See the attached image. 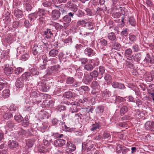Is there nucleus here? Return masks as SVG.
<instances>
[{
    "label": "nucleus",
    "instance_id": "obj_1",
    "mask_svg": "<svg viewBox=\"0 0 154 154\" xmlns=\"http://www.w3.org/2000/svg\"><path fill=\"white\" fill-rule=\"evenodd\" d=\"M42 46L40 45L34 46L32 48L33 54L35 55L40 54L43 51Z\"/></svg>",
    "mask_w": 154,
    "mask_h": 154
},
{
    "label": "nucleus",
    "instance_id": "obj_2",
    "mask_svg": "<svg viewBox=\"0 0 154 154\" xmlns=\"http://www.w3.org/2000/svg\"><path fill=\"white\" fill-rule=\"evenodd\" d=\"M75 149V146L74 144L69 142L67 143L66 148V151L67 153H71L74 151Z\"/></svg>",
    "mask_w": 154,
    "mask_h": 154
},
{
    "label": "nucleus",
    "instance_id": "obj_3",
    "mask_svg": "<svg viewBox=\"0 0 154 154\" xmlns=\"http://www.w3.org/2000/svg\"><path fill=\"white\" fill-rule=\"evenodd\" d=\"M59 68V65H55L52 66L49 69L48 72L47 73V74L51 75H54V74L57 72L58 69Z\"/></svg>",
    "mask_w": 154,
    "mask_h": 154
},
{
    "label": "nucleus",
    "instance_id": "obj_4",
    "mask_svg": "<svg viewBox=\"0 0 154 154\" xmlns=\"http://www.w3.org/2000/svg\"><path fill=\"white\" fill-rule=\"evenodd\" d=\"M74 14L72 12H69L68 14L65 16L63 18V21L66 23H70L71 20V18H73Z\"/></svg>",
    "mask_w": 154,
    "mask_h": 154
},
{
    "label": "nucleus",
    "instance_id": "obj_5",
    "mask_svg": "<svg viewBox=\"0 0 154 154\" xmlns=\"http://www.w3.org/2000/svg\"><path fill=\"white\" fill-rule=\"evenodd\" d=\"M38 85L40 86V88L43 92L47 91L49 88L45 81H42L41 82L39 83Z\"/></svg>",
    "mask_w": 154,
    "mask_h": 154
},
{
    "label": "nucleus",
    "instance_id": "obj_6",
    "mask_svg": "<svg viewBox=\"0 0 154 154\" xmlns=\"http://www.w3.org/2000/svg\"><path fill=\"white\" fill-rule=\"evenodd\" d=\"M94 145L91 142H89L86 144L82 145V150H85L86 149L87 151L88 152L91 150L93 148Z\"/></svg>",
    "mask_w": 154,
    "mask_h": 154
},
{
    "label": "nucleus",
    "instance_id": "obj_7",
    "mask_svg": "<svg viewBox=\"0 0 154 154\" xmlns=\"http://www.w3.org/2000/svg\"><path fill=\"white\" fill-rule=\"evenodd\" d=\"M23 80L21 78H19L16 80L15 83V85L18 88H22L24 86Z\"/></svg>",
    "mask_w": 154,
    "mask_h": 154
},
{
    "label": "nucleus",
    "instance_id": "obj_8",
    "mask_svg": "<svg viewBox=\"0 0 154 154\" xmlns=\"http://www.w3.org/2000/svg\"><path fill=\"white\" fill-rule=\"evenodd\" d=\"M85 54L88 56L91 57L96 55L95 52L90 48H87L85 50Z\"/></svg>",
    "mask_w": 154,
    "mask_h": 154
},
{
    "label": "nucleus",
    "instance_id": "obj_9",
    "mask_svg": "<svg viewBox=\"0 0 154 154\" xmlns=\"http://www.w3.org/2000/svg\"><path fill=\"white\" fill-rule=\"evenodd\" d=\"M60 15V12L58 11L57 10H53L52 12V18L54 20H57L59 18Z\"/></svg>",
    "mask_w": 154,
    "mask_h": 154
},
{
    "label": "nucleus",
    "instance_id": "obj_10",
    "mask_svg": "<svg viewBox=\"0 0 154 154\" xmlns=\"http://www.w3.org/2000/svg\"><path fill=\"white\" fill-rule=\"evenodd\" d=\"M18 143L13 140H10L8 143V146L11 149H14L18 146Z\"/></svg>",
    "mask_w": 154,
    "mask_h": 154
},
{
    "label": "nucleus",
    "instance_id": "obj_11",
    "mask_svg": "<svg viewBox=\"0 0 154 154\" xmlns=\"http://www.w3.org/2000/svg\"><path fill=\"white\" fill-rule=\"evenodd\" d=\"M72 106L70 110L72 112H75L78 111V109L77 108L76 106H80L79 103L78 102H74L71 103Z\"/></svg>",
    "mask_w": 154,
    "mask_h": 154
},
{
    "label": "nucleus",
    "instance_id": "obj_12",
    "mask_svg": "<svg viewBox=\"0 0 154 154\" xmlns=\"http://www.w3.org/2000/svg\"><path fill=\"white\" fill-rule=\"evenodd\" d=\"M112 87L114 88H118L119 89H123L125 88V85L121 83L114 82L112 84Z\"/></svg>",
    "mask_w": 154,
    "mask_h": 154
},
{
    "label": "nucleus",
    "instance_id": "obj_13",
    "mask_svg": "<svg viewBox=\"0 0 154 154\" xmlns=\"http://www.w3.org/2000/svg\"><path fill=\"white\" fill-rule=\"evenodd\" d=\"M145 60L147 62L154 63V56L152 54L148 53L146 54V57L145 58Z\"/></svg>",
    "mask_w": 154,
    "mask_h": 154
},
{
    "label": "nucleus",
    "instance_id": "obj_14",
    "mask_svg": "<svg viewBox=\"0 0 154 154\" xmlns=\"http://www.w3.org/2000/svg\"><path fill=\"white\" fill-rule=\"evenodd\" d=\"M65 143V140L62 139H58L54 142V144L55 145L59 146H63Z\"/></svg>",
    "mask_w": 154,
    "mask_h": 154
},
{
    "label": "nucleus",
    "instance_id": "obj_15",
    "mask_svg": "<svg viewBox=\"0 0 154 154\" xmlns=\"http://www.w3.org/2000/svg\"><path fill=\"white\" fill-rule=\"evenodd\" d=\"M132 53L131 49L129 48L125 51V55L127 57L128 59L129 60H132L133 57L131 56V55Z\"/></svg>",
    "mask_w": 154,
    "mask_h": 154
},
{
    "label": "nucleus",
    "instance_id": "obj_16",
    "mask_svg": "<svg viewBox=\"0 0 154 154\" xmlns=\"http://www.w3.org/2000/svg\"><path fill=\"white\" fill-rule=\"evenodd\" d=\"M63 96L64 97H66L68 99H74L75 97L74 94L70 91L64 93L63 94Z\"/></svg>",
    "mask_w": 154,
    "mask_h": 154
},
{
    "label": "nucleus",
    "instance_id": "obj_17",
    "mask_svg": "<svg viewBox=\"0 0 154 154\" xmlns=\"http://www.w3.org/2000/svg\"><path fill=\"white\" fill-rule=\"evenodd\" d=\"M53 34L50 29H48L46 31L44 32V37L47 38H51V35Z\"/></svg>",
    "mask_w": 154,
    "mask_h": 154
},
{
    "label": "nucleus",
    "instance_id": "obj_18",
    "mask_svg": "<svg viewBox=\"0 0 154 154\" xmlns=\"http://www.w3.org/2000/svg\"><path fill=\"white\" fill-rule=\"evenodd\" d=\"M110 45L112 49L117 50L121 47V45L118 42H112L110 43Z\"/></svg>",
    "mask_w": 154,
    "mask_h": 154
},
{
    "label": "nucleus",
    "instance_id": "obj_19",
    "mask_svg": "<svg viewBox=\"0 0 154 154\" xmlns=\"http://www.w3.org/2000/svg\"><path fill=\"white\" fill-rule=\"evenodd\" d=\"M4 71L6 75H9L13 72V69L11 67H6L4 69Z\"/></svg>",
    "mask_w": 154,
    "mask_h": 154
},
{
    "label": "nucleus",
    "instance_id": "obj_20",
    "mask_svg": "<svg viewBox=\"0 0 154 154\" xmlns=\"http://www.w3.org/2000/svg\"><path fill=\"white\" fill-rule=\"evenodd\" d=\"M93 80V78L90 75H86L85 77V79L84 80V82L86 84H90V82Z\"/></svg>",
    "mask_w": 154,
    "mask_h": 154
},
{
    "label": "nucleus",
    "instance_id": "obj_21",
    "mask_svg": "<svg viewBox=\"0 0 154 154\" xmlns=\"http://www.w3.org/2000/svg\"><path fill=\"white\" fill-rule=\"evenodd\" d=\"M46 14L45 11L43 9H39V10L37 12V15L38 17H45V14Z\"/></svg>",
    "mask_w": 154,
    "mask_h": 154
},
{
    "label": "nucleus",
    "instance_id": "obj_22",
    "mask_svg": "<svg viewBox=\"0 0 154 154\" xmlns=\"http://www.w3.org/2000/svg\"><path fill=\"white\" fill-rule=\"evenodd\" d=\"M84 27H86L87 29H91L93 28V24L91 22H86L84 26Z\"/></svg>",
    "mask_w": 154,
    "mask_h": 154
},
{
    "label": "nucleus",
    "instance_id": "obj_23",
    "mask_svg": "<svg viewBox=\"0 0 154 154\" xmlns=\"http://www.w3.org/2000/svg\"><path fill=\"white\" fill-rule=\"evenodd\" d=\"M94 67L90 64H87L84 66V69L87 71H91L93 70Z\"/></svg>",
    "mask_w": 154,
    "mask_h": 154
},
{
    "label": "nucleus",
    "instance_id": "obj_24",
    "mask_svg": "<svg viewBox=\"0 0 154 154\" xmlns=\"http://www.w3.org/2000/svg\"><path fill=\"white\" fill-rule=\"evenodd\" d=\"M30 95L31 97H32L34 98H36L39 97L40 96H42V95H43V94L42 93H39V92H37L36 91H33L31 93Z\"/></svg>",
    "mask_w": 154,
    "mask_h": 154
},
{
    "label": "nucleus",
    "instance_id": "obj_25",
    "mask_svg": "<svg viewBox=\"0 0 154 154\" xmlns=\"http://www.w3.org/2000/svg\"><path fill=\"white\" fill-rule=\"evenodd\" d=\"M59 53L58 51L55 49H53L50 51L49 52V55L50 56L52 57H55L57 56Z\"/></svg>",
    "mask_w": 154,
    "mask_h": 154
},
{
    "label": "nucleus",
    "instance_id": "obj_26",
    "mask_svg": "<svg viewBox=\"0 0 154 154\" xmlns=\"http://www.w3.org/2000/svg\"><path fill=\"white\" fill-rule=\"evenodd\" d=\"M128 110V107L125 106H123L120 109V115L121 116L124 115L125 113Z\"/></svg>",
    "mask_w": 154,
    "mask_h": 154
},
{
    "label": "nucleus",
    "instance_id": "obj_27",
    "mask_svg": "<svg viewBox=\"0 0 154 154\" xmlns=\"http://www.w3.org/2000/svg\"><path fill=\"white\" fill-rule=\"evenodd\" d=\"M14 14L16 17L18 18H21L23 16L22 11L19 10H17L15 11Z\"/></svg>",
    "mask_w": 154,
    "mask_h": 154
},
{
    "label": "nucleus",
    "instance_id": "obj_28",
    "mask_svg": "<svg viewBox=\"0 0 154 154\" xmlns=\"http://www.w3.org/2000/svg\"><path fill=\"white\" fill-rule=\"evenodd\" d=\"M108 38L109 40L114 41L116 39V36L114 33L111 32L108 34Z\"/></svg>",
    "mask_w": 154,
    "mask_h": 154
},
{
    "label": "nucleus",
    "instance_id": "obj_29",
    "mask_svg": "<svg viewBox=\"0 0 154 154\" xmlns=\"http://www.w3.org/2000/svg\"><path fill=\"white\" fill-rule=\"evenodd\" d=\"M99 75V72L96 70H94L90 73V76L92 77L93 78L97 77Z\"/></svg>",
    "mask_w": 154,
    "mask_h": 154
},
{
    "label": "nucleus",
    "instance_id": "obj_30",
    "mask_svg": "<svg viewBox=\"0 0 154 154\" xmlns=\"http://www.w3.org/2000/svg\"><path fill=\"white\" fill-rule=\"evenodd\" d=\"M153 124V122H147L145 125V127L147 130L151 129L152 126Z\"/></svg>",
    "mask_w": 154,
    "mask_h": 154
},
{
    "label": "nucleus",
    "instance_id": "obj_31",
    "mask_svg": "<svg viewBox=\"0 0 154 154\" xmlns=\"http://www.w3.org/2000/svg\"><path fill=\"white\" fill-rule=\"evenodd\" d=\"M133 58L135 60L137 61H140L141 59V55L140 53H138L135 54L134 56L133 57Z\"/></svg>",
    "mask_w": 154,
    "mask_h": 154
},
{
    "label": "nucleus",
    "instance_id": "obj_32",
    "mask_svg": "<svg viewBox=\"0 0 154 154\" xmlns=\"http://www.w3.org/2000/svg\"><path fill=\"white\" fill-rule=\"evenodd\" d=\"M9 95V91L8 89L5 90L2 92V96L4 98L8 97Z\"/></svg>",
    "mask_w": 154,
    "mask_h": 154
},
{
    "label": "nucleus",
    "instance_id": "obj_33",
    "mask_svg": "<svg viewBox=\"0 0 154 154\" xmlns=\"http://www.w3.org/2000/svg\"><path fill=\"white\" fill-rule=\"evenodd\" d=\"M99 74L101 76L100 79L102 78L103 76V75L105 72V69L104 67L103 66H100L99 68Z\"/></svg>",
    "mask_w": 154,
    "mask_h": 154
},
{
    "label": "nucleus",
    "instance_id": "obj_34",
    "mask_svg": "<svg viewBox=\"0 0 154 154\" xmlns=\"http://www.w3.org/2000/svg\"><path fill=\"white\" fill-rule=\"evenodd\" d=\"M99 82V81H93L92 82L91 86L92 88L94 89H95L98 88L99 86V84L98 83Z\"/></svg>",
    "mask_w": 154,
    "mask_h": 154
},
{
    "label": "nucleus",
    "instance_id": "obj_35",
    "mask_svg": "<svg viewBox=\"0 0 154 154\" xmlns=\"http://www.w3.org/2000/svg\"><path fill=\"white\" fill-rule=\"evenodd\" d=\"M92 127L91 129V131H95L97 130V129H99L100 127L99 125L96 123L92 125Z\"/></svg>",
    "mask_w": 154,
    "mask_h": 154
},
{
    "label": "nucleus",
    "instance_id": "obj_36",
    "mask_svg": "<svg viewBox=\"0 0 154 154\" xmlns=\"http://www.w3.org/2000/svg\"><path fill=\"white\" fill-rule=\"evenodd\" d=\"M125 18L123 17H122L121 19L119 20V27H122L124 26L125 23Z\"/></svg>",
    "mask_w": 154,
    "mask_h": 154
},
{
    "label": "nucleus",
    "instance_id": "obj_37",
    "mask_svg": "<svg viewBox=\"0 0 154 154\" xmlns=\"http://www.w3.org/2000/svg\"><path fill=\"white\" fill-rule=\"evenodd\" d=\"M12 116V115L10 112L5 113L3 116V118L5 120H8Z\"/></svg>",
    "mask_w": 154,
    "mask_h": 154
},
{
    "label": "nucleus",
    "instance_id": "obj_38",
    "mask_svg": "<svg viewBox=\"0 0 154 154\" xmlns=\"http://www.w3.org/2000/svg\"><path fill=\"white\" fill-rule=\"evenodd\" d=\"M104 108L102 106H99L96 109V112L99 113L103 112Z\"/></svg>",
    "mask_w": 154,
    "mask_h": 154
},
{
    "label": "nucleus",
    "instance_id": "obj_39",
    "mask_svg": "<svg viewBox=\"0 0 154 154\" xmlns=\"http://www.w3.org/2000/svg\"><path fill=\"white\" fill-rule=\"evenodd\" d=\"M15 124L11 120L8 122L7 126L9 128H12L15 126Z\"/></svg>",
    "mask_w": 154,
    "mask_h": 154
},
{
    "label": "nucleus",
    "instance_id": "obj_40",
    "mask_svg": "<svg viewBox=\"0 0 154 154\" xmlns=\"http://www.w3.org/2000/svg\"><path fill=\"white\" fill-rule=\"evenodd\" d=\"M104 79L106 81H108L109 83L112 82V77L109 74H106L104 77Z\"/></svg>",
    "mask_w": 154,
    "mask_h": 154
},
{
    "label": "nucleus",
    "instance_id": "obj_41",
    "mask_svg": "<svg viewBox=\"0 0 154 154\" xmlns=\"http://www.w3.org/2000/svg\"><path fill=\"white\" fill-rule=\"evenodd\" d=\"M129 22L130 24L133 26H134L136 25V23L134 20V18L132 17H130L129 18Z\"/></svg>",
    "mask_w": 154,
    "mask_h": 154
},
{
    "label": "nucleus",
    "instance_id": "obj_42",
    "mask_svg": "<svg viewBox=\"0 0 154 154\" xmlns=\"http://www.w3.org/2000/svg\"><path fill=\"white\" fill-rule=\"evenodd\" d=\"M86 21L84 20H78L77 23V25L79 26H84L85 23H86Z\"/></svg>",
    "mask_w": 154,
    "mask_h": 154
},
{
    "label": "nucleus",
    "instance_id": "obj_43",
    "mask_svg": "<svg viewBox=\"0 0 154 154\" xmlns=\"http://www.w3.org/2000/svg\"><path fill=\"white\" fill-rule=\"evenodd\" d=\"M34 140L33 139L29 140L27 143V145L28 147L30 148L32 147L34 143Z\"/></svg>",
    "mask_w": 154,
    "mask_h": 154
},
{
    "label": "nucleus",
    "instance_id": "obj_44",
    "mask_svg": "<svg viewBox=\"0 0 154 154\" xmlns=\"http://www.w3.org/2000/svg\"><path fill=\"white\" fill-rule=\"evenodd\" d=\"M123 146L120 145H119L116 147V152L118 154H122V148Z\"/></svg>",
    "mask_w": 154,
    "mask_h": 154
},
{
    "label": "nucleus",
    "instance_id": "obj_45",
    "mask_svg": "<svg viewBox=\"0 0 154 154\" xmlns=\"http://www.w3.org/2000/svg\"><path fill=\"white\" fill-rule=\"evenodd\" d=\"M30 72L33 75H38L39 74L38 72L37 71V69L34 68L31 69L30 70Z\"/></svg>",
    "mask_w": 154,
    "mask_h": 154
},
{
    "label": "nucleus",
    "instance_id": "obj_46",
    "mask_svg": "<svg viewBox=\"0 0 154 154\" xmlns=\"http://www.w3.org/2000/svg\"><path fill=\"white\" fill-rule=\"evenodd\" d=\"M52 4V2L51 1H47L42 3L43 5L46 7H50Z\"/></svg>",
    "mask_w": 154,
    "mask_h": 154
},
{
    "label": "nucleus",
    "instance_id": "obj_47",
    "mask_svg": "<svg viewBox=\"0 0 154 154\" xmlns=\"http://www.w3.org/2000/svg\"><path fill=\"white\" fill-rule=\"evenodd\" d=\"M62 129L65 131H71V129L69 128L66 126L64 124H63L62 122Z\"/></svg>",
    "mask_w": 154,
    "mask_h": 154
},
{
    "label": "nucleus",
    "instance_id": "obj_48",
    "mask_svg": "<svg viewBox=\"0 0 154 154\" xmlns=\"http://www.w3.org/2000/svg\"><path fill=\"white\" fill-rule=\"evenodd\" d=\"M29 18L32 20L34 19H36L38 17L37 15V13H34L33 14H29Z\"/></svg>",
    "mask_w": 154,
    "mask_h": 154
},
{
    "label": "nucleus",
    "instance_id": "obj_49",
    "mask_svg": "<svg viewBox=\"0 0 154 154\" xmlns=\"http://www.w3.org/2000/svg\"><path fill=\"white\" fill-rule=\"evenodd\" d=\"M99 44L102 46H104L107 45V41L104 39L101 38L100 40Z\"/></svg>",
    "mask_w": 154,
    "mask_h": 154
},
{
    "label": "nucleus",
    "instance_id": "obj_50",
    "mask_svg": "<svg viewBox=\"0 0 154 154\" xmlns=\"http://www.w3.org/2000/svg\"><path fill=\"white\" fill-rule=\"evenodd\" d=\"M74 80L73 77H69L66 79V82L67 84H71L74 82Z\"/></svg>",
    "mask_w": 154,
    "mask_h": 154
},
{
    "label": "nucleus",
    "instance_id": "obj_51",
    "mask_svg": "<svg viewBox=\"0 0 154 154\" xmlns=\"http://www.w3.org/2000/svg\"><path fill=\"white\" fill-rule=\"evenodd\" d=\"M15 120L19 122L23 120V118L20 115L15 116L14 117Z\"/></svg>",
    "mask_w": 154,
    "mask_h": 154
},
{
    "label": "nucleus",
    "instance_id": "obj_52",
    "mask_svg": "<svg viewBox=\"0 0 154 154\" xmlns=\"http://www.w3.org/2000/svg\"><path fill=\"white\" fill-rule=\"evenodd\" d=\"M55 27L57 30H60L63 28V26L58 23H56L54 24Z\"/></svg>",
    "mask_w": 154,
    "mask_h": 154
},
{
    "label": "nucleus",
    "instance_id": "obj_53",
    "mask_svg": "<svg viewBox=\"0 0 154 154\" xmlns=\"http://www.w3.org/2000/svg\"><path fill=\"white\" fill-rule=\"evenodd\" d=\"M23 70V69L22 68H17L15 69L14 72L15 74L18 75L21 73Z\"/></svg>",
    "mask_w": 154,
    "mask_h": 154
},
{
    "label": "nucleus",
    "instance_id": "obj_54",
    "mask_svg": "<svg viewBox=\"0 0 154 154\" xmlns=\"http://www.w3.org/2000/svg\"><path fill=\"white\" fill-rule=\"evenodd\" d=\"M80 88L85 92L88 91L90 90L89 87L86 86H82L80 87Z\"/></svg>",
    "mask_w": 154,
    "mask_h": 154
},
{
    "label": "nucleus",
    "instance_id": "obj_55",
    "mask_svg": "<svg viewBox=\"0 0 154 154\" xmlns=\"http://www.w3.org/2000/svg\"><path fill=\"white\" fill-rule=\"evenodd\" d=\"M88 100V98L85 96H83V97L80 100H79V102L81 103H84Z\"/></svg>",
    "mask_w": 154,
    "mask_h": 154
},
{
    "label": "nucleus",
    "instance_id": "obj_56",
    "mask_svg": "<svg viewBox=\"0 0 154 154\" xmlns=\"http://www.w3.org/2000/svg\"><path fill=\"white\" fill-rule=\"evenodd\" d=\"M137 38L136 36L134 35H129V40L132 42H134L136 41Z\"/></svg>",
    "mask_w": 154,
    "mask_h": 154
},
{
    "label": "nucleus",
    "instance_id": "obj_57",
    "mask_svg": "<svg viewBox=\"0 0 154 154\" xmlns=\"http://www.w3.org/2000/svg\"><path fill=\"white\" fill-rule=\"evenodd\" d=\"M38 151L42 153L45 152L46 151V149L44 147L39 146L38 147Z\"/></svg>",
    "mask_w": 154,
    "mask_h": 154
},
{
    "label": "nucleus",
    "instance_id": "obj_58",
    "mask_svg": "<svg viewBox=\"0 0 154 154\" xmlns=\"http://www.w3.org/2000/svg\"><path fill=\"white\" fill-rule=\"evenodd\" d=\"M110 137V135L109 133L106 132H104L102 138L106 139Z\"/></svg>",
    "mask_w": 154,
    "mask_h": 154
},
{
    "label": "nucleus",
    "instance_id": "obj_59",
    "mask_svg": "<svg viewBox=\"0 0 154 154\" xmlns=\"http://www.w3.org/2000/svg\"><path fill=\"white\" fill-rule=\"evenodd\" d=\"M126 66L128 68L133 69L134 67V65L131 62L129 61H126Z\"/></svg>",
    "mask_w": 154,
    "mask_h": 154
},
{
    "label": "nucleus",
    "instance_id": "obj_60",
    "mask_svg": "<svg viewBox=\"0 0 154 154\" xmlns=\"http://www.w3.org/2000/svg\"><path fill=\"white\" fill-rule=\"evenodd\" d=\"M26 131L23 130L22 129H20V130L18 132V134L19 135H25L26 134Z\"/></svg>",
    "mask_w": 154,
    "mask_h": 154
},
{
    "label": "nucleus",
    "instance_id": "obj_61",
    "mask_svg": "<svg viewBox=\"0 0 154 154\" xmlns=\"http://www.w3.org/2000/svg\"><path fill=\"white\" fill-rule=\"evenodd\" d=\"M64 42L66 44H71L72 42L71 38L70 37H69L64 41Z\"/></svg>",
    "mask_w": 154,
    "mask_h": 154
},
{
    "label": "nucleus",
    "instance_id": "obj_62",
    "mask_svg": "<svg viewBox=\"0 0 154 154\" xmlns=\"http://www.w3.org/2000/svg\"><path fill=\"white\" fill-rule=\"evenodd\" d=\"M130 119V117L128 115L125 116L121 118L122 121L123 122H126Z\"/></svg>",
    "mask_w": 154,
    "mask_h": 154
},
{
    "label": "nucleus",
    "instance_id": "obj_63",
    "mask_svg": "<svg viewBox=\"0 0 154 154\" xmlns=\"http://www.w3.org/2000/svg\"><path fill=\"white\" fill-rule=\"evenodd\" d=\"M85 11L86 12V15L88 16H91L92 14V12L91 10L89 8H87L85 9Z\"/></svg>",
    "mask_w": 154,
    "mask_h": 154
},
{
    "label": "nucleus",
    "instance_id": "obj_64",
    "mask_svg": "<svg viewBox=\"0 0 154 154\" xmlns=\"http://www.w3.org/2000/svg\"><path fill=\"white\" fill-rule=\"evenodd\" d=\"M79 61L81 62V63L84 65L85 64L88 63V60L86 58H82L80 59Z\"/></svg>",
    "mask_w": 154,
    "mask_h": 154
}]
</instances>
